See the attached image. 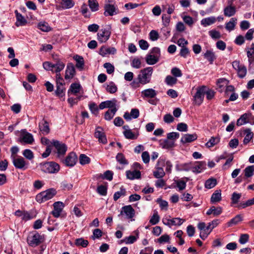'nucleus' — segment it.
Returning <instances> with one entry per match:
<instances>
[{
  "mask_svg": "<svg viewBox=\"0 0 254 254\" xmlns=\"http://www.w3.org/2000/svg\"><path fill=\"white\" fill-rule=\"evenodd\" d=\"M153 69L152 67H147L141 69L137 75V79L141 84L145 85L150 82Z\"/></svg>",
  "mask_w": 254,
  "mask_h": 254,
  "instance_id": "f257e3e1",
  "label": "nucleus"
},
{
  "mask_svg": "<svg viewBox=\"0 0 254 254\" xmlns=\"http://www.w3.org/2000/svg\"><path fill=\"white\" fill-rule=\"evenodd\" d=\"M57 193L54 189H50L38 193L36 196V200L39 203H43L52 198Z\"/></svg>",
  "mask_w": 254,
  "mask_h": 254,
  "instance_id": "f03ea898",
  "label": "nucleus"
},
{
  "mask_svg": "<svg viewBox=\"0 0 254 254\" xmlns=\"http://www.w3.org/2000/svg\"><path fill=\"white\" fill-rule=\"evenodd\" d=\"M40 168L42 171L46 173H57L60 170L59 165L55 162H47L40 165Z\"/></svg>",
  "mask_w": 254,
  "mask_h": 254,
  "instance_id": "7ed1b4c3",
  "label": "nucleus"
},
{
  "mask_svg": "<svg viewBox=\"0 0 254 254\" xmlns=\"http://www.w3.org/2000/svg\"><path fill=\"white\" fill-rule=\"evenodd\" d=\"M51 143L52 146H54L56 149L57 157L60 159H63L67 151L66 145L58 140H53Z\"/></svg>",
  "mask_w": 254,
  "mask_h": 254,
  "instance_id": "20e7f679",
  "label": "nucleus"
},
{
  "mask_svg": "<svg viewBox=\"0 0 254 254\" xmlns=\"http://www.w3.org/2000/svg\"><path fill=\"white\" fill-rule=\"evenodd\" d=\"M254 124V117L250 113H247L242 115L237 121V125L241 126L246 124Z\"/></svg>",
  "mask_w": 254,
  "mask_h": 254,
  "instance_id": "39448f33",
  "label": "nucleus"
},
{
  "mask_svg": "<svg viewBox=\"0 0 254 254\" xmlns=\"http://www.w3.org/2000/svg\"><path fill=\"white\" fill-rule=\"evenodd\" d=\"M43 241V238L38 233L29 235L27 238L28 244L32 247L37 246Z\"/></svg>",
  "mask_w": 254,
  "mask_h": 254,
  "instance_id": "423d86ee",
  "label": "nucleus"
},
{
  "mask_svg": "<svg viewBox=\"0 0 254 254\" xmlns=\"http://www.w3.org/2000/svg\"><path fill=\"white\" fill-rule=\"evenodd\" d=\"M19 139L21 142L28 144H32L34 141L33 135L25 129L21 130Z\"/></svg>",
  "mask_w": 254,
  "mask_h": 254,
  "instance_id": "0eeeda50",
  "label": "nucleus"
},
{
  "mask_svg": "<svg viewBox=\"0 0 254 254\" xmlns=\"http://www.w3.org/2000/svg\"><path fill=\"white\" fill-rule=\"evenodd\" d=\"M135 215V210L132 207L129 205L123 207L120 216H125V218L128 219H131Z\"/></svg>",
  "mask_w": 254,
  "mask_h": 254,
  "instance_id": "6e6552de",
  "label": "nucleus"
},
{
  "mask_svg": "<svg viewBox=\"0 0 254 254\" xmlns=\"http://www.w3.org/2000/svg\"><path fill=\"white\" fill-rule=\"evenodd\" d=\"M12 162L14 167L17 169L25 170L28 167V163L21 156L13 157Z\"/></svg>",
  "mask_w": 254,
  "mask_h": 254,
  "instance_id": "1a4fd4ad",
  "label": "nucleus"
},
{
  "mask_svg": "<svg viewBox=\"0 0 254 254\" xmlns=\"http://www.w3.org/2000/svg\"><path fill=\"white\" fill-rule=\"evenodd\" d=\"M232 66L237 71L239 77L243 78L246 76L247 72V68L244 65L241 64L239 61H234L232 63Z\"/></svg>",
  "mask_w": 254,
  "mask_h": 254,
  "instance_id": "9d476101",
  "label": "nucleus"
},
{
  "mask_svg": "<svg viewBox=\"0 0 254 254\" xmlns=\"http://www.w3.org/2000/svg\"><path fill=\"white\" fill-rule=\"evenodd\" d=\"M165 164V160L159 159L156 167V170L153 172L154 176L157 179L162 178L165 175L162 165Z\"/></svg>",
  "mask_w": 254,
  "mask_h": 254,
  "instance_id": "9b49d317",
  "label": "nucleus"
},
{
  "mask_svg": "<svg viewBox=\"0 0 254 254\" xmlns=\"http://www.w3.org/2000/svg\"><path fill=\"white\" fill-rule=\"evenodd\" d=\"M185 221V219L179 217L173 218L172 219L166 218H163L162 220L163 223L170 227L172 226H181Z\"/></svg>",
  "mask_w": 254,
  "mask_h": 254,
  "instance_id": "f8f14e48",
  "label": "nucleus"
},
{
  "mask_svg": "<svg viewBox=\"0 0 254 254\" xmlns=\"http://www.w3.org/2000/svg\"><path fill=\"white\" fill-rule=\"evenodd\" d=\"M205 87L202 86L197 89V91L193 96L194 102L198 106L200 105L203 102L205 94Z\"/></svg>",
  "mask_w": 254,
  "mask_h": 254,
  "instance_id": "ddd939ff",
  "label": "nucleus"
},
{
  "mask_svg": "<svg viewBox=\"0 0 254 254\" xmlns=\"http://www.w3.org/2000/svg\"><path fill=\"white\" fill-rule=\"evenodd\" d=\"M111 31L106 28L102 29L97 33V39L100 43L106 42L110 38Z\"/></svg>",
  "mask_w": 254,
  "mask_h": 254,
  "instance_id": "4468645a",
  "label": "nucleus"
},
{
  "mask_svg": "<svg viewBox=\"0 0 254 254\" xmlns=\"http://www.w3.org/2000/svg\"><path fill=\"white\" fill-rule=\"evenodd\" d=\"M62 160L66 166L72 167L76 164L77 160V157L75 153L71 152L68 154L65 159Z\"/></svg>",
  "mask_w": 254,
  "mask_h": 254,
  "instance_id": "2eb2a0df",
  "label": "nucleus"
},
{
  "mask_svg": "<svg viewBox=\"0 0 254 254\" xmlns=\"http://www.w3.org/2000/svg\"><path fill=\"white\" fill-rule=\"evenodd\" d=\"M94 135L96 138L98 139L99 142L103 144H106L107 143L106 135L102 127H96Z\"/></svg>",
  "mask_w": 254,
  "mask_h": 254,
  "instance_id": "dca6fc26",
  "label": "nucleus"
},
{
  "mask_svg": "<svg viewBox=\"0 0 254 254\" xmlns=\"http://www.w3.org/2000/svg\"><path fill=\"white\" fill-rule=\"evenodd\" d=\"M53 206L54 210L52 211V213L55 217L58 218L60 216L64 205L61 201H57L54 203Z\"/></svg>",
  "mask_w": 254,
  "mask_h": 254,
  "instance_id": "f3484780",
  "label": "nucleus"
},
{
  "mask_svg": "<svg viewBox=\"0 0 254 254\" xmlns=\"http://www.w3.org/2000/svg\"><path fill=\"white\" fill-rule=\"evenodd\" d=\"M116 52L117 50L114 47L103 46L99 50V54L102 57H106L109 55H114Z\"/></svg>",
  "mask_w": 254,
  "mask_h": 254,
  "instance_id": "a211bd4d",
  "label": "nucleus"
},
{
  "mask_svg": "<svg viewBox=\"0 0 254 254\" xmlns=\"http://www.w3.org/2000/svg\"><path fill=\"white\" fill-rule=\"evenodd\" d=\"M104 15L112 16L117 13L118 8L113 4L105 3L104 6Z\"/></svg>",
  "mask_w": 254,
  "mask_h": 254,
  "instance_id": "6ab92c4d",
  "label": "nucleus"
},
{
  "mask_svg": "<svg viewBox=\"0 0 254 254\" xmlns=\"http://www.w3.org/2000/svg\"><path fill=\"white\" fill-rule=\"evenodd\" d=\"M141 97L143 99L154 98L157 95V92L152 88H147L141 92Z\"/></svg>",
  "mask_w": 254,
  "mask_h": 254,
  "instance_id": "aec40b11",
  "label": "nucleus"
},
{
  "mask_svg": "<svg viewBox=\"0 0 254 254\" xmlns=\"http://www.w3.org/2000/svg\"><path fill=\"white\" fill-rule=\"evenodd\" d=\"M55 2L59 4L63 9H69L74 6L75 3L73 0H55Z\"/></svg>",
  "mask_w": 254,
  "mask_h": 254,
  "instance_id": "412c9836",
  "label": "nucleus"
},
{
  "mask_svg": "<svg viewBox=\"0 0 254 254\" xmlns=\"http://www.w3.org/2000/svg\"><path fill=\"white\" fill-rule=\"evenodd\" d=\"M117 101L115 99H113L111 100H107L104 102H101L99 105V108L101 110L104 109L106 108L114 109L116 108V104Z\"/></svg>",
  "mask_w": 254,
  "mask_h": 254,
  "instance_id": "4be33fe9",
  "label": "nucleus"
},
{
  "mask_svg": "<svg viewBox=\"0 0 254 254\" xmlns=\"http://www.w3.org/2000/svg\"><path fill=\"white\" fill-rule=\"evenodd\" d=\"M197 138V135L196 133L185 134L181 138V142L183 144L190 143Z\"/></svg>",
  "mask_w": 254,
  "mask_h": 254,
  "instance_id": "5701e85b",
  "label": "nucleus"
},
{
  "mask_svg": "<svg viewBox=\"0 0 254 254\" xmlns=\"http://www.w3.org/2000/svg\"><path fill=\"white\" fill-rule=\"evenodd\" d=\"M75 70L74 65L72 64H68L67 65L65 70V79H71L74 75Z\"/></svg>",
  "mask_w": 254,
  "mask_h": 254,
  "instance_id": "b1692460",
  "label": "nucleus"
},
{
  "mask_svg": "<svg viewBox=\"0 0 254 254\" xmlns=\"http://www.w3.org/2000/svg\"><path fill=\"white\" fill-rule=\"evenodd\" d=\"M16 21L15 25L17 27L24 26L27 23V20L17 10L15 11Z\"/></svg>",
  "mask_w": 254,
  "mask_h": 254,
  "instance_id": "393cba45",
  "label": "nucleus"
},
{
  "mask_svg": "<svg viewBox=\"0 0 254 254\" xmlns=\"http://www.w3.org/2000/svg\"><path fill=\"white\" fill-rule=\"evenodd\" d=\"M82 89L81 85L78 83H72L68 90V94L72 93L73 94H76L79 93Z\"/></svg>",
  "mask_w": 254,
  "mask_h": 254,
  "instance_id": "a878e982",
  "label": "nucleus"
},
{
  "mask_svg": "<svg viewBox=\"0 0 254 254\" xmlns=\"http://www.w3.org/2000/svg\"><path fill=\"white\" fill-rule=\"evenodd\" d=\"M222 212V207H215L214 206H211L206 212L207 215L212 214L214 216H217L220 215Z\"/></svg>",
  "mask_w": 254,
  "mask_h": 254,
  "instance_id": "bb28decb",
  "label": "nucleus"
},
{
  "mask_svg": "<svg viewBox=\"0 0 254 254\" xmlns=\"http://www.w3.org/2000/svg\"><path fill=\"white\" fill-rule=\"evenodd\" d=\"M205 166L204 162H198L195 166L192 167L191 171L195 173H199L205 169Z\"/></svg>",
  "mask_w": 254,
  "mask_h": 254,
  "instance_id": "cd10ccee",
  "label": "nucleus"
},
{
  "mask_svg": "<svg viewBox=\"0 0 254 254\" xmlns=\"http://www.w3.org/2000/svg\"><path fill=\"white\" fill-rule=\"evenodd\" d=\"M39 127L41 131L43 133L48 134L50 132V128L49 124L47 121L43 119L39 123Z\"/></svg>",
  "mask_w": 254,
  "mask_h": 254,
  "instance_id": "c85d7f7f",
  "label": "nucleus"
},
{
  "mask_svg": "<svg viewBox=\"0 0 254 254\" xmlns=\"http://www.w3.org/2000/svg\"><path fill=\"white\" fill-rule=\"evenodd\" d=\"M126 176L127 178L129 180L137 179L140 178L141 173L140 171L137 170L132 171H127L126 172Z\"/></svg>",
  "mask_w": 254,
  "mask_h": 254,
  "instance_id": "c756f323",
  "label": "nucleus"
},
{
  "mask_svg": "<svg viewBox=\"0 0 254 254\" xmlns=\"http://www.w3.org/2000/svg\"><path fill=\"white\" fill-rule=\"evenodd\" d=\"M203 56L211 64H213L214 61L216 58L215 53L210 50H207L204 54Z\"/></svg>",
  "mask_w": 254,
  "mask_h": 254,
  "instance_id": "7c9ffc66",
  "label": "nucleus"
},
{
  "mask_svg": "<svg viewBox=\"0 0 254 254\" xmlns=\"http://www.w3.org/2000/svg\"><path fill=\"white\" fill-rule=\"evenodd\" d=\"M244 133L245 134V136L243 140V143L244 144H247L253 138L254 133L249 128L246 129L244 130Z\"/></svg>",
  "mask_w": 254,
  "mask_h": 254,
  "instance_id": "2f4dec72",
  "label": "nucleus"
},
{
  "mask_svg": "<svg viewBox=\"0 0 254 254\" xmlns=\"http://www.w3.org/2000/svg\"><path fill=\"white\" fill-rule=\"evenodd\" d=\"M247 57L249 59V62L250 64L254 62V44L251 45V47L248 48L247 50Z\"/></svg>",
  "mask_w": 254,
  "mask_h": 254,
  "instance_id": "473e14b6",
  "label": "nucleus"
},
{
  "mask_svg": "<svg viewBox=\"0 0 254 254\" xmlns=\"http://www.w3.org/2000/svg\"><path fill=\"white\" fill-rule=\"evenodd\" d=\"M160 145L162 148L167 149H171L175 146V141L170 140L167 138L160 143Z\"/></svg>",
  "mask_w": 254,
  "mask_h": 254,
  "instance_id": "72a5a7b5",
  "label": "nucleus"
},
{
  "mask_svg": "<svg viewBox=\"0 0 254 254\" xmlns=\"http://www.w3.org/2000/svg\"><path fill=\"white\" fill-rule=\"evenodd\" d=\"M136 236H129L124 239L123 241L126 244H131L134 243L139 238L138 232H136Z\"/></svg>",
  "mask_w": 254,
  "mask_h": 254,
  "instance_id": "f704fd0d",
  "label": "nucleus"
},
{
  "mask_svg": "<svg viewBox=\"0 0 254 254\" xmlns=\"http://www.w3.org/2000/svg\"><path fill=\"white\" fill-rule=\"evenodd\" d=\"M215 21L216 18L214 16H211L202 19L201 20V24L204 27H206L214 23Z\"/></svg>",
  "mask_w": 254,
  "mask_h": 254,
  "instance_id": "c9c22d12",
  "label": "nucleus"
},
{
  "mask_svg": "<svg viewBox=\"0 0 254 254\" xmlns=\"http://www.w3.org/2000/svg\"><path fill=\"white\" fill-rule=\"evenodd\" d=\"M65 64L61 61H58L56 64H54V71L56 74L60 73V71L63 70Z\"/></svg>",
  "mask_w": 254,
  "mask_h": 254,
  "instance_id": "e433bc0d",
  "label": "nucleus"
},
{
  "mask_svg": "<svg viewBox=\"0 0 254 254\" xmlns=\"http://www.w3.org/2000/svg\"><path fill=\"white\" fill-rule=\"evenodd\" d=\"M158 60L159 58H158L156 56L151 54L147 55L146 57V62L148 64L150 65L155 64L158 62Z\"/></svg>",
  "mask_w": 254,
  "mask_h": 254,
  "instance_id": "4c0bfd02",
  "label": "nucleus"
},
{
  "mask_svg": "<svg viewBox=\"0 0 254 254\" xmlns=\"http://www.w3.org/2000/svg\"><path fill=\"white\" fill-rule=\"evenodd\" d=\"M219 137H211L209 140L206 143L205 146L208 148H210L217 144L220 142Z\"/></svg>",
  "mask_w": 254,
  "mask_h": 254,
  "instance_id": "58836bf2",
  "label": "nucleus"
},
{
  "mask_svg": "<svg viewBox=\"0 0 254 254\" xmlns=\"http://www.w3.org/2000/svg\"><path fill=\"white\" fill-rule=\"evenodd\" d=\"M237 19L236 18H231L230 21L226 23L225 28L227 30L231 31L235 29Z\"/></svg>",
  "mask_w": 254,
  "mask_h": 254,
  "instance_id": "ea45409f",
  "label": "nucleus"
},
{
  "mask_svg": "<svg viewBox=\"0 0 254 254\" xmlns=\"http://www.w3.org/2000/svg\"><path fill=\"white\" fill-rule=\"evenodd\" d=\"M37 28L43 32H49L52 29L49 24L45 21L39 22L37 25Z\"/></svg>",
  "mask_w": 254,
  "mask_h": 254,
  "instance_id": "a19ab883",
  "label": "nucleus"
},
{
  "mask_svg": "<svg viewBox=\"0 0 254 254\" xmlns=\"http://www.w3.org/2000/svg\"><path fill=\"white\" fill-rule=\"evenodd\" d=\"M221 200V193L220 190H216L211 195V202L215 203Z\"/></svg>",
  "mask_w": 254,
  "mask_h": 254,
  "instance_id": "79ce46f5",
  "label": "nucleus"
},
{
  "mask_svg": "<svg viewBox=\"0 0 254 254\" xmlns=\"http://www.w3.org/2000/svg\"><path fill=\"white\" fill-rule=\"evenodd\" d=\"M88 5L92 12H95L99 10V3L96 0H88Z\"/></svg>",
  "mask_w": 254,
  "mask_h": 254,
  "instance_id": "37998d69",
  "label": "nucleus"
},
{
  "mask_svg": "<svg viewBox=\"0 0 254 254\" xmlns=\"http://www.w3.org/2000/svg\"><path fill=\"white\" fill-rule=\"evenodd\" d=\"M117 111V108L108 110L105 114V119L107 121L111 120L113 119Z\"/></svg>",
  "mask_w": 254,
  "mask_h": 254,
  "instance_id": "c03bdc74",
  "label": "nucleus"
},
{
  "mask_svg": "<svg viewBox=\"0 0 254 254\" xmlns=\"http://www.w3.org/2000/svg\"><path fill=\"white\" fill-rule=\"evenodd\" d=\"M242 221V217L241 215L239 214L236 215L235 217L232 218L230 221L227 223L228 227H231L233 225H236L240 222Z\"/></svg>",
  "mask_w": 254,
  "mask_h": 254,
  "instance_id": "a18cd8bd",
  "label": "nucleus"
},
{
  "mask_svg": "<svg viewBox=\"0 0 254 254\" xmlns=\"http://www.w3.org/2000/svg\"><path fill=\"white\" fill-rule=\"evenodd\" d=\"M217 184V181L215 179L210 178L206 181L205 183V187L207 189H210L214 188Z\"/></svg>",
  "mask_w": 254,
  "mask_h": 254,
  "instance_id": "49530a36",
  "label": "nucleus"
},
{
  "mask_svg": "<svg viewBox=\"0 0 254 254\" xmlns=\"http://www.w3.org/2000/svg\"><path fill=\"white\" fill-rule=\"evenodd\" d=\"M245 176L246 178L251 177L254 172V165L247 167L244 170Z\"/></svg>",
  "mask_w": 254,
  "mask_h": 254,
  "instance_id": "de8ad7c7",
  "label": "nucleus"
},
{
  "mask_svg": "<svg viewBox=\"0 0 254 254\" xmlns=\"http://www.w3.org/2000/svg\"><path fill=\"white\" fill-rule=\"evenodd\" d=\"M123 133L125 137L129 139H135L137 137L131 129H126L124 131Z\"/></svg>",
  "mask_w": 254,
  "mask_h": 254,
  "instance_id": "09e8293b",
  "label": "nucleus"
},
{
  "mask_svg": "<svg viewBox=\"0 0 254 254\" xmlns=\"http://www.w3.org/2000/svg\"><path fill=\"white\" fill-rule=\"evenodd\" d=\"M126 190L121 187L120 190L116 192L114 194V199L116 201L122 196L126 195Z\"/></svg>",
  "mask_w": 254,
  "mask_h": 254,
  "instance_id": "8fccbe9b",
  "label": "nucleus"
},
{
  "mask_svg": "<svg viewBox=\"0 0 254 254\" xmlns=\"http://www.w3.org/2000/svg\"><path fill=\"white\" fill-rule=\"evenodd\" d=\"M177 79L171 75H167L165 79V82L168 85L173 86L177 83Z\"/></svg>",
  "mask_w": 254,
  "mask_h": 254,
  "instance_id": "3c124183",
  "label": "nucleus"
},
{
  "mask_svg": "<svg viewBox=\"0 0 254 254\" xmlns=\"http://www.w3.org/2000/svg\"><path fill=\"white\" fill-rule=\"evenodd\" d=\"M213 229L212 228L211 225H210V224L208 223V225L207 226H206L205 230H206V233L205 234L203 232L200 233V234H199L200 237L202 239L204 240L205 239H206L208 235L211 233V232L212 231V230Z\"/></svg>",
  "mask_w": 254,
  "mask_h": 254,
  "instance_id": "603ef678",
  "label": "nucleus"
},
{
  "mask_svg": "<svg viewBox=\"0 0 254 254\" xmlns=\"http://www.w3.org/2000/svg\"><path fill=\"white\" fill-rule=\"evenodd\" d=\"M117 89L116 85L113 82H110L106 87V90L111 94L115 93Z\"/></svg>",
  "mask_w": 254,
  "mask_h": 254,
  "instance_id": "864d4df0",
  "label": "nucleus"
},
{
  "mask_svg": "<svg viewBox=\"0 0 254 254\" xmlns=\"http://www.w3.org/2000/svg\"><path fill=\"white\" fill-rule=\"evenodd\" d=\"M116 158L117 161L121 164L127 165L128 164L127 160H126L125 156L122 153H118Z\"/></svg>",
  "mask_w": 254,
  "mask_h": 254,
  "instance_id": "5fc2aeb1",
  "label": "nucleus"
},
{
  "mask_svg": "<svg viewBox=\"0 0 254 254\" xmlns=\"http://www.w3.org/2000/svg\"><path fill=\"white\" fill-rule=\"evenodd\" d=\"M80 12L86 18H88L90 16V13L87 5L85 3H83L81 5Z\"/></svg>",
  "mask_w": 254,
  "mask_h": 254,
  "instance_id": "6e6d98bb",
  "label": "nucleus"
},
{
  "mask_svg": "<svg viewBox=\"0 0 254 254\" xmlns=\"http://www.w3.org/2000/svg\"><path fill=\"white\" fill-rule=\"evenodd\" d=\"M75 244L77 246H81L83 248L86 247L88 245V242L83 238H78L75 240Z\"/></svg>",
  "mask_w": 254,
  "mask_h": 254,
  "instance_id": "4d7b16f0",
  "label": "nucleus"
},
{
  "mask_svg": "<svg viewBox=\"0 0 254 254\" xmlns=\"http://www.w3.org/2000/svg\"><path fill=\"white\" fill-rule=\"evenodd\" d=\"M159 220L160 217L158 214V212L157 211H154L153 215L149 220V223L152 225H155L159 222Z\"/></svg>",
  "mask_w": 254,
  "mask_h": 254,
  "instance_id": "13d9d810",
  "label": "nucleus"
},
{
  "mask_svg": "<svg viewBox=\"0 0 254 254\" xmlns=\"http://www.w3.org/2000/svg\"><path fill=\"white\" fill-rule=\"evenodd\" d=\"M74 59L76 62V66L79 68H82L84 64L83 58L81 56L76 55L74 57Z\"/></svg>",
  "mask_w": 254,
  "mask_h": 254,
  "instance_id": "bf43d9fd",
  "label": "nucleus"
},
{
  "mask_svg": "<svg viewBox=\"0 0 254 254\" xmlns=\"http://www.w3.org/2000/svg\"><path fill=\"white\" fill-rule=\"evenodd\" d=\"M229 83L228 80L225 78H220L218 79L217 81V86L221 89L223 88L225 86H226Z\"/></svg>",
  "mask_w": 254,
  "mask_h": 254,
  "instance_id": "052dcab7",
  "label": "nucleus"
},
{
  "mask_svg": "<svg viewBox=\"0 0 254 254\" xmlns=\"http://www.w3.org/2000/svg\"><path fill=\"white\" fill-rule=\"evenodd\" d=\"M103 66L106 69L107 72L108 74H112L114 72L115 67L111 63H106L104 64Z\"/></svg>",
  "mask_w": 254,
  "mask_h": 254,
  "instance_id": "680f3d73",
  "label": "nucleus"
},
{
  "mask_svg": "<svg viewBox=\"0 0 254 254\" xmlns=\"http://www.w3.org/2000/svg\"><path fill=\"white\" fill-rule=\"evenodd\" d=\"M149 37L150 40L155 41L158 39L159 36L157 31L153 30L150 32Z\"/></svg>",
  "mask_w": 254,
  "mask_h": 254,
  "instance_id": "e2e57ef3",
  "label": "nucleus"
},
{
  "mask_svg": "<svg viewBox=\"0 0 254 254\" xmlns=\"http://www.w3.org/2000/svg\"><path fill=\"white\" fill-rule=\"evenodd\" d=\"M209 36L214 39H218L221 37L220 33L216 31V30L213 29L208 32Z\"/></svg>",
  "mask_w": 254,
  "mask_h": 254,
  "instance_id": "0e129e2a",
  "label": "nucleus"
},
{
  "mask_svg": "<svg viewBox=\"0 0 254 254\" xmlns=\"http://www.w3.org/2000/svg\"><path fill=\"white\" fill-rule=\"evenodd\" d=\"M249 235L247 234H243L240 236L239 242L242 245H244L249 241Z\"/></svg>",
  "mask_w": 254,
  "mask_h": 254,
  "instance_id": "69168bd1",
  "label": "nucleus"
},
{
  "mask_svg": "<svg viewBox=\"0 0 254 254\" xmlns=\"http://www.w3.org/2000/svg\"><path fill=\"white\" fill-rule=\"evenodd\" d=\"M23 155L28 160H32L34 158V155L32 151L30 149H25L22 153Z\"/></svg>",
  "mask_w": 254,
  "mask_h": 254,
  "instance_id": "338daca9",
  "label": "nucleus"
},
{
  "mask_svg": "<svg viewBox=\"0 0 254 254\" xmlns=\"http://www.w3.org/2000/svg\"><path fill=\"white\" fill-rule=\"evenodd\" d=\"M79 162L81 165H85L90 162V158L85 154H81L79 156Z\"/></svg>",
  "mask_w": 254,
  "mask_h": 254,
  "instance_id": "774afa93",
  "label": "nucleus"
}]
</instances>
